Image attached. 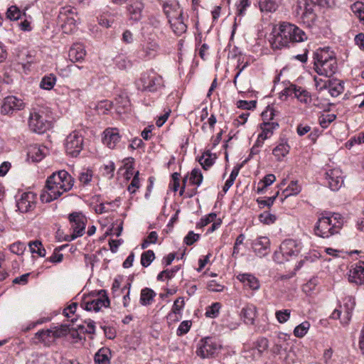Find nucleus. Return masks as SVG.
<instances>
[{
  "instance_id": "nucleus-1",
  "label": "nucleus",
  "mask_w": 364,
  "mask_h": 364,
  "mask_svg": "<svg viewBox=\"0 0 364 364\" xmlns=\"http://www.w3.org/2000/svg\"><path fill=\"white\" fill-rule=\"evenodd\" d=\"M74 179L65 170L53 173L46 180V185L41 195L43 202L50 203L59 198L63 193L72 189Z\"/></svg>"
},
{
  "instance_id": "nucleus-2",
  "label": "nucleus",
  "mask_w": 364,
  "mask_h": 364,
  "mask_svg": "<svg viewBox=\"0 0 364 364\" xmlns=\"http://www.w3.org/2000/svg\"><path fill=\"white\" fill-rule=\"evenodd\" d=\"M314 65L319 75L332 77L338 70L335 53L329 47L318 48L314 53Z\"/></svg>"
},
{
  "instance_id": "nucleus-3",
  "label": "nucleus",
  "mask_w": 364,
  "mask_h": 364,
  "mask_svg": "<svg viewBox=\"0 0 364 364\" xmlns=\"http://www.w3.org/2000/svg\"><path fill=\"white\" fill-rule=\"evenodd\" d=\"M343 223L344 218L340 213L324 211L315 225L314 232L317 236L328 238L338 233Z\"/></svg>"
},
{
  "instance_id": "nucleus-4",
  "label": "nucleus",
  "mask_w": 364,
  "mask_h": 364,
  "mask_svg": "<svg viewBox=\"0 0 364 364\" xmlns=\"http://www.w3.org/2000/svg\"><path fill=\"white\" fill-rule=\"evenodd\" d=\"M292 23L281 22L277 26H274L270 34L269 43L273 49H281L287 47L292 43L291 33Z\"/></svg>"
},
{
  "instance_id": "nucleus-5",
  "label": "nucleus",
  "mask_w": 364,
  "mask_h": 364,
  "mask_svg": "<svg viewBox=\"0 0 364 364\" xmlns=\"http://www.w3.org/2000/svg\"><path fill=\"white\" fill-rule=\"evenodd\" d=\"M164 11L168 18L173 31L177 36H181L186 31L187 26L183 21V11L178 4L176 5L164 4Z\"/></svg>"
},
{
  "instance_id": "nucleus-6",
  "label": "nucleus",
  "mask_w": 364,
  "mask_h": 364,
  "mask_svg": "<svg viewBox=\"0 0 364 364\" xmlns=\"http://www.w3.org/2000/svg\"><path fill=\"white\" fill-rule=\"evenodd\" d=\"M28 124L31 131L42 134L49 128L50 122L44 110L33 109L30 112Z\"/></svg>"
},
{
  "instance_id": "nucleus-7",
  "label": "nucleus",
  "mask_w": 364,
  "mask_h": 364,
  "mask_svg": "<svg viewBox=\"0 0 364 364\" xmlns=\"http://www.w3.org/2000/svg\"><path fill=\"white\" fill-rule=\"evenodd\" d=\"M77 9L70 6L62 7L58 14V21L62 23L63 31L65 33H72L76 28L78 20Z\"/></svg>"
},
{
  "instance_id": "nucleus-8",
  "label": "nucleus",
  "mask_w": 364,
  "mask_h": 364,
  "mask_svg": "<svg viewBox=\"0 0 364 364\" xmlns=\"http://www.w3.org/2000/svg\"><path fill=\"white\" fill-rule=\"evenodd\" d=\"M220 348L221 345L215 338L206 337L198 344L196 354L201 358H208L214 356Z\"/></svg>"
},
{
  "instance_id": "nucleus-9",
  "label": "nucleus",
  "mask_w": 364,
  "mask_h": 364,
  "mask_svg": "<svg viewBox=\"0 0 364 364\" xmlns=\"http://www.w3.org/2000/svg\"><path fill=\"white\" fill-rule=\"evenodd\" d=\"M140 82H141L142 90L144 91L154 92L164 87L162 77L154 70L142 74Z\"/></svg>"
},
{
  "instance_id": "nucleus-10",
  "label": "nucleus",
  "mask_w": 364,
  "mask_h": 364,
  "mask_svg": "<svg viewBox=\"0 0 364 364\" xmlns=\"http://www.w3.org/2000/svg\"><path fill=\"white\" fill-rule=\"evenodd\" d=\"M26 104L23 100L14 95L4 97L0 102V113L2 115L11 116L14 112L23 110Z\"/></svg>"
},
{
  "instance_id": "nucleus-11",
  "label": "nucleus",
  "mask_w": 364,
  "mask_h": 364,
  "mask_svg": "<svg viewBox=\"0 0 364 364\" xmlns=\"http://www.w3.org/2000/svg\"><path fill=\"white\" fill-rule=\"evenodd\" d=\"M94 294V293H92ZM97 298L92 299H85L81 303V306L86 311H99L102 307H108L110 301L107 295V292L104 289L99 290L95 293Z\"/></svg>"
},
{
  "instance_id": "nucleus-12",
  "label": "nucleus",
  "mask_w": 364,
  "mask_h": 364,
  "mask_svg": "<svg viewBox=\"0 0 364 364\" xmlns=\"http://www.w3.org/2000/svg\"><path fill=\"white\" fill-rule=\"evenodd\" d=\"M69 220L73 232L65 238L66 241H72L78 237H81L85 230L86 218L80 213H73L69 215Z\"/></svg>"
},
{
  "instance_id": "nucleus-13",
  "label": "nucleus",
  "mask_w": 364,
  "mask_h": 364,
  "mask_svg": "<svg viewBox=\"0 0 364 364\" xmlns=\"http://www.w3.org/2000/svg\"><path fill=\"white\" fill-rule=\"evenodd\" d=\"M82 146L83 137L78 132H73L67 136L65 147L68 155L76 157L82 151Z\"/></svg>"
},
{
  "instance_id": "nucleus-14",
  "label": "nucleus",
  "mask_w": 364,
  "mask_h": 364,
  "mask_svg": "<svg viewBox=\"0 0 364 364\" xmlns=\"http://www.w3.org/2000/svg\"><path fill=\"white\" fill-rule=\"evenodd\" d=\"M279 249L282 256L286 259V260H289L293 257L298 255L301 251V247L300 242L289 239L282 242Z\"/></svg>"
},
{
  "instance_id": "nucleus-15",
  "label": "nucleus",
  "mask_w": 364,
  "mask_h": 364,
  "mask_svg": "<svg viewBox=\"0 0 364 364\" xmlns=\"http://www.w3.org/2000/svg\"><path fill=\"white\" fill-rule=\"evenodd\" d=\"M36 195L33 192H24L16 200L18 209L21 213H28L36 206Z\"/></svg>"
},
{
  "instance_id": "nucleus-16",
  "label": "nucleus",
  "mask_w": 364,
  "mask_h": 364,
  "mask_svg": "<svg viewBox=\"0 0 364 364\" xmlns=\"http://www.w3.org/2000/svg\"><path fill=\"white\" fill-rule=\"evenodd\" d=\"M326 179L329 188L333 191H338L343 184V173L339 168L330 169L326 172Z\"/></svg>"
},
{
  "instance_id": "nucleus-17",
  "label": "nucleus",
  "mask_w": 364,
  "mask_h": 364,
  "mask_svg": "<svg viewBox=\"0 0 364 364\" xmlns=\"http://www.w3.org/2000/svg\"><path fill=\"white\" fill-rule=\"evenodd\" d=\"M255 253L260 257H264L269 252L270 240L267 237H259L253 240L252 243Z\"/></svg>"
},
{
  "instance_id": "nucleus-18",
  "label": "nucleus",
  "mask_w": 364,
  "mask_h": 364,
  "mask_svg": "<svg viewBox=\"0 0 364 364\" xmlns=\"http://www.w3.org/2000/svg\"><path fill=\"white\" fill-rule=\"evenodd\" d=\"M120 139L121 136L117 128H107L104 131L102 142L109 149H114Z\"/></svg>"
},
{
  "instance_id": "nucleus-19",
  "label": "nucleus",
  "mask_w": 364,
  "mask_h": 364,
  "mask_svg": "<svg viewBox=\"0 0 364 364\" xmlns=\"http://www.w3.org/2000/svg\"><path fill=\"white\" fill-rule=\"evenodd\" d=\"M47 151L48 149L45 146L32 144L28 147L27 156L33 162H38L45 157Z\"/></svg>"
},
{
  "instance_id": "nucleus-20",
  "label": "nucleus",
  "mask_w": 364,
  "mask_h": 364,
  "mask_svg": "<svg viewBox=\"0 0 364 364\" xmlns=\"http://www.w3.org/2000/svg\"><path fill=\"white\" fill-rule=\"evenodd\" d=\"M159 48V46L156 41L149 39V41L143 46L140 51V57L151 59L156 55Z\"/></svg>"
},
{
  "instance_id": "nucleus-21",
  "label": "nucleus",
  "mask_w": 364,
  "mask_h": 364,
  "mask_svg": "<svg viewBox=\"0 0 364 364\" xmlns=\"http://www.w3.org/2000/svg\"><path fill=\"white\" fill-rule=\"evenodd\" d=\"M144 4L138 0L132 1L127 6V12L130 19L138 21L141 18Z\"/></svg>"
},
{
  "instance_id": "nucleus-22",
  "label": "nucleus",
  "mask_w": 364,
  "mask_h": 364,
  "mask_svg": "<svg viewBox=\"0 0 364 364\" xmlns=\"http://www.w3.org/2000/svg\"><path fill=\"white\" fill-rule=\"evenodd\" d=\"M237 278L245 287H248L252 290H257L259 289V282L253 274L248 273L240 274L237 276Z\"/></svg>"
},
{
  "instance_id": "nucleus-23",
  "label": "nucleus",
  "mask_w": 364,
  "mask_h": 364,
  "mask_svg": "<svg viewBox=\"0 0 364 364\" xmlns=\"http://www.w3.org/2000/svg\"><path fill=\"white\" fill-rule=\"evenodd\" d=\"M355 306V299L352 296H347L343 300V304L341 306V309L344 314V321L342 323L347 324L350 320L352 312Z\"/></svg>"
},
{
  "instance_id": "nucleus-24",
  "label": "nucleus",
  "mask_w": 364,
  "mask_h": 364,
  "mask_svg": "<svg viewBox=\"0 0 364 364\" xmlns=\"http://www.w3.org/2000/svg\"><path fill=\"white\" fill-rule=\"evenodd\" d=\"M350 282L356 284H362L364 283V266L356 265L352 270L350 271L348 276Z\"/></svg>"
},
{
  "instance_id": "nucleus-25",
  "label": "nucleus",
  "mask_w": 364,
  "mask_h": 364,
  "mask_svg": "<svg viewBox=\"0 0 364 364\" xmlns=\"http://www.w3.org/2000/svg\"><path fill=\"white\" fill-rule=\"evenodd\" d=\"M85 55V47L81 43H74L69 50V57L73 62L82 60Z\"/></svg>"
},
{
  "instance_id": "nucleus-26",
  "label": "nucleus",
  "mask_w": 364,
  "mask_h": 364,
  "mask_svg": "<svg viewBox=\"0 0 364 364\" xmlns=\"http://www.w3.org/2000/svg\"><path fill=\"white\" fill-rule=\"evenodd\" d=\"M110 359L111 350L105 347L99 349L94 357L95 364H110Z\"/></svg>"
},
{
  "instance_id": "nucleus-27",
  "label": "nucleus",
  "mask_w": 364,
  "mask_h": 364,
  "mask_svg": "<svg viewBox=\"0 0 364 364\" xmlns=\"http://www.w3.org/2000/svg\"><path fill=\"white\" fill-rule=\"evenodd\" d=\"M262 132L259 134V137L262 140L269 138L274 131L279 127V124L276 122H264L260 124Z\"/></svg>"
},
{
  "instance_id": "nucleus-28",
  "label": "nucleus",
  "mask_w": 364,
  "mask_h": 364,
  "mask_svg": "<svg viewBox=\"0 0 364 364\" xmlns=\"http://www.w3.org/2000/svg\"><path fill=\"white\" fill-rule=\"evenodd\" d=\"M156 295L153 289L148 287L144 288L141 291L139 302L142 306L150 305Z\"/></svg>"
},
{
  "instance_id": "nucleus-29",
  "label": "nucleus",
  "mask_w": 364,
  "mask_h": 364,
  "mask_svg": "<svg viewBox=\"0 0 364 364\" xmlns=\"http://www.w3.org/2000/svg\"><path fill=\"white\" fill-rule=\"evenodd\" d=\"M256 307L253 305H247L242 308L241 314L246 323L253 324L256 317Z\"/></svg>"
},
{
  "instance_id": "nucleus-30",
  "label": "nucleus",
  "mask_w": 364,
  "mask_h": 364,
  "mask_svg": "<svg viewBox=\"0 0 364 364\" xmlns=\"http://www.w3.org/2000/svg\"><path fill=\"white\" fill-rule=\"evenodd\" d=\"M53 333L52 328L47 330H41L35 334V337L39 341V342L48 346L54 338L53 337Z\"/></svg>"
},
{
  "instance_id": "nucleus-31",
  "label": "nucleus",
  "mask_w": 364,
  "mask_h": 364,
  "mask_svg": "<svg viewBox=\"0 0 364 364\" xmlns=\"http://www.w3.org/2000/svg\"><path fill=\"white\" fill-rule=\"evenodd\" d=\"M289 149L287 142L282 141L272 150V154L278 161H281L289 152Z\"/></svg>"
},
{
  "instance_id": "nucleus-32",
  "label": "nucleus",
  "mask_w": 364,
  "mask_h": 364,
  "mask_svg": "<svg viewBox=\"0 0 364 364\" xmlns=\"http://www.w3.org/2000/svg\"><path fill=\"white\" fill-rule=\"evenodd\" d=\"M53 328V337L55 338H60L66 336L70 331L75 330L73 325L62 324L60 326H54Z\"/></svg>"
},
{
  "instance_id": "nucleus-33",
  "label": "nucleus",
  "mask_w": 364,
  "mask_h": 364,
  "mask_svg": "<svg viewBox=\"0 0 364 364\" xmlns=\"http://www.w3.org/2000/svg\"><path fill=\"white\" fill-rule=\"evenodd\" d=\"M301 191V186L298 184L296 181H292L289 184V186L283 191L282 195H284V198H282L283 201L284 198L290 196H295L299 194Z\"/></svg>"
},
{
  "instance_id": "nucleus-34",
  "label": "nucleus",
  "mask_w": 364,
  "mask_h": 364,
  "mask_svg": "<svg viewBox=\"0 0 364 364\" xmlns=\"http://www.w3.org/2000/svg\"><path fill=\"white\" fill-rule=\"evenodd\" d=\"M292 30L293 32L291 33L292 43L303 42L307 40L308 37L306 33L301 28H299L297 26L292 24L291 31Z\"/></svg>"
},
{
  "instance_id": "nucleus-35",
  "label": "nucleus",
  "mask_w": 364,
  "mask_h": 364,
  "mask_svg": "<svg viewBox=\"0 0 364 364\" xmlns=\"http://www.w3.org/2000/svg\"><path fill=\"white\" fill-rule=\"evenodd\" d=\"M56 82V76L54 74H48L45 75L40 83V87L46 90H50L53 88Z\"/></svg>"
},
{
  "instance_id": "nucleus-36",
  "label": "nucleus",
  "mask_w": 364,
  "mask_h": 364,
  "mask_svg": "<svg viewBox=\"0 0 364 364\" xmlns=\"http://www.w3.org/2000/svg\"><path fill=\"white\" fill-rule=\"evenodd\" d=\"M259 5L262 12H274L278 8L277 0H259Z\"/></svg>"
},
{
  "instance_id": "nucleus-37",
  "label": "nucleus",
  "mask_w": 364,
  "mask_h": 364,
  "mask_svg": "<svg viewBox=\"0 0 364 364\" xmlns=\"http://www.w3.org/2000/svg\"><path fill=\"white\" fill-rule=\"evenodd\" d=\"M276 180V177L274 174H267L258 183L257 192L258 193H262L265 188L272 185Z\"/></svg>"
},
{
  "instance_id": "nucleus-38",
  "label": "nucleus",
  "mask_w": 364,
  "mask_h": 364,
  "mask_svg": "<svg viewBox=\"0 0 364 364\" xmlns=\"http://www.w3.org/2000/svg\"><path fill=\"white\" fill-rule=\"evenodd\" d=\"M28 247L31 253H36L40 257L46 256V251L40 240H36L30 242L28 243Z\"/></svg>"
},
{
  "instance_id": "nucleus-39",
  "label": "nucleus",
  "mask_w": 364,
  "mask_h": 364,
  "mask_svg": "<svg viewBox=\"0 0 364 364\" xmlns=\"http://www.w3.org/2000/svg\"><path fill=\"white\" fill-rule=\"evenodd\" d=\"M155 259V254L153 250L144 252L141 255V264L144 267H149Z\"/></svg>"
},
{
  "instance_id": "nucleus-40",
  "label": "nucleus",
  "mask_w": 364,
  "mask_h": 364,
  "mask_svg": "<svg viewBox=\"0 0 364 364\" xmlns=\"http://www.w3.org/2000/svg\"><path fill=\"white\" fill-rule=\"evenodd\" d=\"M198 162L203 168L208 170L214 163V159L211 157V154L208 151L205 152L198 159Z\"/></svg>"
},
{
  "instance_id": "nucleus-41",
  "label": "nucleus",
  "mask_w": 364,
  "mask_h": 364,
  "mask_svg": "<svg viewBox=\"0 0 364 364\" xmlns=\"http://www.w3.org/2000/svg\"><path fill=\"white\" fill-rule=\"evenodd\" d=\"M180 266H175L171 269H167L162 272H161L157 276V280L163 281L164 277L166 278L171 279L175 276V274L180 269Z\"/></svg>"
},
{
  "instance_id": "nucleus-42",
  "label": "nucleus",
  "mask_w": 364,
  "mask_h": 364,
  "mask_svg": "<svg viewBox=\"0 0 364 364\" xmlns=\"http://www.w3.org/2000/svg\"><path fill=\"white\" fill-rule=\"evenodd\" d=\"M203 176L200 169L193 168L191 173L190 182L193 185L199 186L203 182Z\"/></svg>"
},
{
  "instance_id": "nucleus-43",
  "label": "nucleus",
  "mask_w": 364,
  "mask_h": 364,
  "mask_svg": "<svg viewBox=\"0 0 364 364\" xmlns=\"http://www.w3.org/2000/svg\"><path fill=\"white\" fill-rule=\"evenodd\" d=\"M316 7V2L313 0H304L303 6L301 5V2H299V5L298 8L302 10L303 13L306 14H316L314 11V8Z\"/></svg>"
},
{
  "instance_id": "nucleus-44",
  "label": "nucleus",
  "mask_w": 364,
  "mask_h": 364,
  "mask_svg": "<svg viewBox=\"0 0 364 364\" xmlns=\"http://www.w3.org/2000/svg\"><path fill=\"white\" fill-rule=\"evenodd\" d=\"M309 327L310 323L308 321H304L295 327L294 335L297 338H302L306 334Z\"/></svg>"
},
{
  "instance_id": "nucleus-45",
  "label": "nucleus",
  "mask_w": 364,
  "mask_h": 364,
  "mask_svg": "<svg viewBox=\"0 0 364 364\" xmlns=\"http://www.w3.org/2000/svg\"><path fill=\"white\" fill-rule=\"evenodd\" d=\"M268 340L265 338H260L256 341L254 350H257V356L260 357L262 353L268 348Z\"/></svg>"
},
{
  "instance_id": "nucleus-46",
  "label": "nucleus",
  "mask_w": 364,
  "mask_h": 364,
  "mask_svg": "<svg viewBox=\"0 0 364 364\" xmlns=\"http://www.w3.org/2000/svg\"><path fill=\"white\" fill-rule=\"evenodd\" d=\"M296 97L301 102L305 105H310L311 102V94L305 89L300 87Z\"/></svg>"
},
{
  "instance_id": "nucleus-47",
  "label": "nucleus",
  "mask_w": 364,
  "mask_h": 364,
  "mask_svg": "<svg viewBox=\"0 0 364 364\" xmlns=\"http://www.w3.org/2000/svg\"><path fill=\"white\" fill-rule=\"evenodd\" d=\"M95 321L92 320H89L87 322V326L85 328L82 325H78L76 328H75V330L76 333H77L78 331L80 333H86L89 334H93L95 332Z\"/></svg>"
},
{
  "instance_id": "nucleus-48",
  "label": "nucleus",
  "mask_w": 364,
  "mask_h": 364,
  "mask_svg": "<svg viewBox=\"0 0 364 364\" xmlns=\"http://www.w3.org/2000/svg\"><path fill=\"white\" fill-rule=\"evenodd\" d=\"M21 11L16 6H10L6 11V17L11 21H16L21 16Z\"/></svg>"
},
{
  "instance_id": "nucleus-49",
  "label": "nucleus",
  "mask_w": 364,
  "mask_h": 364,
  "mask_svg": "<svg viewBox=\"0 0 364 364\" xmlns=\"http://www.w3.org/2000/svg\"><path fill=\"white\" fill-rule=\"evenodd\" d=\"M259 220L264 224L270 225L276 221L277 217L268 211H264L259 215Z\"/></svg>"
},
{
  "instance_id": "nucleus-50",
  "label": "nucleus",
  "mask_w": 364,
  "mask_h": 364,
  "mask_svg": "<svg viewBox=\"0 0 364 364\" xmlns=\"http://www.w3.org/2000/svg\"><path fill=\"white\" fill-rule=\"evenodd\" d=\"M92 171L86 169L80 173L78 180L82 185H87L92 181Z\"/></svg>"
},
{
  "instance_id": "nucleus-51",
  "label": "nucleus",
  "mask_w": 364,
  "mask_h": 364,
  "mask_svg": "<svg viewBox=\"0 0 364 364\" xmlns=\"http://www.w3.org/2000/svg\"><path fill=\"white\" fill-rule=\"evenodd\" d=\"M336 118V115L334 114H323L319 117V124L323 128H327L329 124L333 122Z\"/></svg>"
},
{
  "instance_id": "nucleus-52",
  "label": "nucleus",
  "mask_w": 364,
  "mask_h": 364,
  "mask_svg": "<svg viewBox=\"0 0 364 364\" xmlns=\"http://www.w3.org/2000/svg\"><path fill=\"white\" fill-rule=\"evenodd\" d=\"M220 304L218 302L213 303L206 309L205 316L209 318H215L219 314Z\"/></svg>"
},
{
  "instance_id": "nucleus-53",
  "label": "nucleus",
  "mask_w": 364,
  "mask_h": 364,
  "mask_svg": "<svg viewBox=\"0 0 364 364\" xmlns=\"http://www.w3.org/2000/svg\"><path fill=\"white\" fill-rule=\"evenodd\" d=\"M290 314L291 311L289 309H284L282 311H277L275 313V316L279 323H284L289 319Z\"/></svg>"
},
{
  "instance_id": "nucleus-54",
  "label": "nucleus",
  "mask_w": 364,
  "mask_h": 364,
  "mask_svg": "<svg viewBox=\"0 0 364 364\" xmlns=\"http://www.w3.org/2000/svg\"><path fill=\"white\" fill-rule=\"evenodd\" d=\"M301 18L304 24H306L309 27H311L315 23L317 18V16L316 14H309L302 12Z\"/></svg>"
},
{
  "instance_id": "nucleus-55",
  "label": "nucleus",
  "mask_w": 364,
  "mask_h": 364,
  "mask_svg": "<svg viewBox=\"0 0 364 364\" xmlns=\"http://www.w3.org/2000/svg\"><path fill=\"white\" fill-rule=\"evenodd\" d=\"M116 65L121 70L127 69L131 67V61L124 55H119L115 59Z\"/></svg>"
},
{
  "instance_id": "nucleus-56",
  "label": "nucleus",
  "mask_w": 364,
  "mask_h": 364,
  "mask_svg": "<svg viewBox=\"0 0 364 364\" xmlns=\"http://www.w3.org/2000/svg\"><path fill=\"white\" fill-rule=\"evenodd\" d=\"M139 175V171H136V173L134 176L130 184L128 186L127 190L131 194L135 193L136 192V190L140 186Z\"/></svg>"
},
{
  "instance_id": "nucleus-57",
  "label": "nucleus",
  "mask_w": 364,
  "mask_h": 364,
  "mask_svg": "<svg viewBox=\"0 0 364 364\" xmlns=\"http://www.w3.org/2000/svg\"><path fill=\"white\" fill-rule=\"evenodd\" d=\"M9 250L12 253L21 255L26 250V245L21 242H16L10 245Z\"/></svg>"
},
{
  "instance_id": "nucleus-58",
  "label": "nucleus",
  "mask_w": 364,
  "mask_h": 364,
  "mask_svg": "<svg viewBox=\"0 0 364 364\" xmlns=\"http://www.w3.org/2000/svg\"><path fill=\"white\" fill-rule=\"evenodd\" d=\"M70 71L74 73L75 74H79L80 71H82V75L85 77L87 76L90 73V70L87 67L79 66L77 65L71 64L68 66Z\"/></svg>"
},
{
  "instance_id": "nucleus-59",
  "label": "nucleus",
  "mask_w": 364,
  "mask_h": 364,
  "mask_svg": "<svg viewBox=\"0 0 364 364\" xmlns=\"http://www.w3.org/2000/svg\"><path fill=\"white\" fill-rule=\"evenodd\" d=\"M185 305L183 297H178L173 302L171 311L174 314H180Z\"/></svg>"
},
{
  "instance_id": "nucleus-60",
  "label": "nucleus",
  "mask_w": 364,
  "mask_h": 364,
  "mask_svg": "<svg viewBox=\"0 0 364 364\" xmlns=\"http://www.w3.org/2000/svg\"><path fill=\"white\" fill-rule=\"evenodd\" d=\"M300 87H297L296 85L290 84L288 87H285L282 90V93L286 96H291L294 94V97H296Z\"/></svg>"
},
{
  "instance_id": "nucleus-61",
  "label": "nucleus",
  "mask_w": 364,
  "mask_h": 364,
  "mask_svg": "<svg viewBox=\"0 0 364 364\" xmlns=\"http://www.w3.org/2000/svg\"><path fill=\"white\" fill-rule=\"evenodd\" d=\"M257 102L255 100L246 101V100H240L237 102V106L239 108H242L244 109L250 110L256 107Z\"/></svg>"
},
{
  "instance_id": "nucleus-62",
  "label": "nucleus",
  "mask_w": 364,
  "mask_h": 364,
  "mask_svg": "<svg viewBox=\"0 0 364 364\" xmlns=\"http://www.w3.org/2000/svg\"><path fill=\"white\" fill-rule=\"evenodd\" d=\"M191 326V323L189 321H182L177 329V335L182 336L187 333L190 330Z\"/></svg>"
},
{
  "instance_id": "nucleus-63",
  "label": "nucleus",
  "mask_w": 364,
  "mask_h": 364,
  "mask_svg": "<svg viewBox=\"0 0 364 364\" xmlns=\"http://www.w3.org/2000/svg\"><path fill=\"white\" fill-rule=\"evenodd\" d=\"M200 238V235L198 234L194 233L193 231H190L187 235L184 237L183 242L187 245H191L195 242L198 241Z\"/></svg>"
},
{
  "instance_id": "nucleus-64",
  "label": "nucleus",
  "mask_w": 364,
  "mask_h": 364,
  "mask_svg": "<svg viewBox=\"0 0 364 364\" xmlns=\"http://www.w3.org/2000/svg\"><path fill=\"white\" fill-rule=\"evenodd\" d=\"M343 90V85L341 82H339L334 86H330L329 92L332 96L336 97L342 93Z\"/></svg>"
}]
</instances>
